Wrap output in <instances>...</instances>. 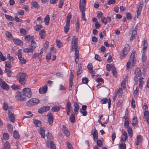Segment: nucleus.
I'll use <instances>...</instances> for the list:
<instances>
[{
  "label": "nucleus",
  "instance_id": "1",
  "mask_svg": "<svg viewBox=\"0 0 149 149\" xmlns=\"http://www.w3.org/2000/svg\"><path fill=\"white\" fill-rule=\"evenodd\" d=\"M17 77L19 79V82L23 85L25 84L27 79V74L24 73L19 72L17 74Z\"/></svg>",
  "mask_w": 149,
  "mask_h": 149
},
{
  "label": "nucleus",
  "instance_id": "2",
  "mask_svg": "<svg viewBox=\"0 0 149 149\" xmlns=\"http://www.w3.org/2000/svg\"><path fill=\"white\" fill-rule=\"evenodd\" d=\"M135 54V51H133L131 53L130 57V60L127 63L126 65L127 69H128L129 68L130 66L131 65V62L132 63V65L133 66H134L135 65L134 58Z\"/></svg>",
  "mask_w": 149,
  "mask_h": 149
},
{
  "label": "nucleus",
  "instance_id": "3",
  "mask_svg": "<svg viewBox=\"0 0 149 149\" xmlns=\"http://www.w3.org/2000/svg\"><path fill=\"white\" fill-rule=\"evenodd\" d=\"M15 99L20 101H24L26 100V97L21 92H17L16 93L15 96Z\"/></svg>",
  "mask_w": 149,
  "mask_h": 149
},
{
  "label": "nucleus",
  "instance_id": "4",
  "mask_svg": "<svg viewBox=\"0 0 149 149\" xmlns=\"http://www.w3.org/2000/svg\"><path fill=\"white\" fill-rule=\"evenodd\" d=\"M130 49V47L127 45L125 47L121 52L120 56V59H123L127 55Z\"/></svg>",
  "mask_w": 149,
  "mask_h": 149
},
{
  "label": "nucleus",
  "instance_id": "5",
  "mask_svg": "<svg viewBox=\"0 0 149 149\" xmlns=\"http://www.w3.org/2000/svg\"><path fill=\"white\" fill-rule=\"evenodd\" d=\"M22 92L24 95L28 98L31 97L32 95L31 90L29 88H24L22 90Z\"/></svg>",
  "mask_w": 149,
  "mask_h": 149
},
{
  "label": "nucleus",
  "instance_id": "6",
  "mask_svg": "<svg viewBox=\"0 0 149 149\" xmlns=\"http://www.w3.org/2000/svg\"><path fill=\"white\" fill-rule=\"evenodd\" d=\"M0 86L2 89L6 91H8L9 88L8 85L1 78H0Z\"/></svg>",
  "mask_w": 149,
  "mask_h": 149
},
{
  "label": "nucleus",
  "instance_id": "7",
  "mask_svg": "<svg viewBox=\"0 0 149 149\" xmlns=\"http://www.w3.org/2000/svg\"><path fill=\"white\" fill-rule=\"evenodd\" d=\"M78 42V39L74 36L72 39V43L71 45V48L72 49H74L77 48V44Z\"/></svg>",
  "mask_w": 149,
  "mask_h": 149
},
{
  "label": "nucleus",
  "instance_id": "8",
  "mask_svg": "<svg viewBox=\"0 0 149 149\" xmlns=\"http://www.w3.org/2000/svg\"><path fill=\"white\" fill-rule=\"evenodd\" d=\"M134 74L135 76L134 77V81H137V79L138 77H140L142 74L141 70L139 68L136 69L134 72Z\"/></svg>",
  "mask_w": 149,
  "mask_h": 149
},
{
  "label": "nucleus",
  "instance_id": "9",
  "mask_svg": "<svg viewBox=\"0 0 149 149\" xmlns=\"http://www.w3.org/2000/svg\"><path fill=\"white\" fill-rule=\"evenodd\" d=\"M143 6V2L142 1H140L139 3V5L137 7V17H138V16L140 14L142 10Z\"/></svg>",
  "mask_w": 149,
  "mask_h": 149
},
{
  "label": "nucleus",
  "instance_id": "10",
  "mask_svg": "<svg viewBox=\"0 0 149 149\" xmlns=\"http://www.w3.org/2000/svg\"><path fill=\"white\" fill-rule=\"evenodd\" d=\"M91 134L93 136L94 140L98 139V133L95 127L92 130Z\"/></svg>",
  "mask_w": 149,
  "mask_h": 149
},
{
  "label": "nucleus",
  "instance_id": "11",
  "mask_svg": "<svg viewBox=\"0 0 149 149\" xmlns=\"http://www.w3.org/2000/svg\"><path fill=\"white\" fill-rule=\"evenodd\" d=\"M50 109V107L49 106H44L39 109L38 111L40 113H42L43 112L48 111Z\"/></svg>",
  "mask_w": 149,
  "mask_h": 149
},
{
  "label": "nucleus",
  "instance_id": "12",
  "mask_svg": "<svg viewBox=\"0 0 149 149\" xmlns=\"http://www.w3.org/2000/svg\"><path fill=\"white\" fill-rule=\"evenodd\" d=\"M109 100L106 98H103L101 99L100 101V102L102 104H105L107 103L108 102V108H109L110 107V105L111 104V102L110 98H109Z\"/></svg>",
  "mask_w": 149,
  "mask_h": 149
},
{
  "label": "nucleus",
  "instance_id": "13",
  "mask_svg": "<svg viewBox=\"0 0 149 149\" xmlns=\"http://www.w3.org/2000/svg\"><path fill=\"white\" fill-rule=\"evenodd\" d=\"M47 116L48 117L47 119V121L49 125L52 124L53 121L54 117L53 115L51 113H48Z\"/></svg>",
  "mask_w": 149,
  "mask_h": 149
},
{
  "label": "nucleus",
  "instance_id": "14",
  "mask_svg": "<svg viewBox=\"0 0 149 149\" xmlns=\"http://www.w3.org/2000/svg\"><path fill=\"white\" fill-rule=\"evenodd\" d=\"M47 146L48 147H50V149H56L55 144L52 141H47L46 142Z\"/></svg>",
  "mask_w": 149,
  "mask_h": 149
},
{
  "label": "nucleus",
  "instance_id": "15",
  "mask_svg": "<svg viewBox=\"0 0 149 149\" xmlns=\"http://www.w3.org/2000/svg\"><path fill=\"white\" fill-rule=\"evenodd\" d=\"M8 115L10 121L12 122H13L15 120L14 115L11 112L10 110L8 111Z\"/></svg>",
  "mask_w": 149,
  "mask_h": 149
},
{
  "label": "nucleus",
  "instance_id": "16",
  "mask_svg": "<svg viewBox=\"0 0 149 149\" xmlns=\"http://www.w3.org/2000/svg\"><path fill=\"white\" fill-rule=\"evenodd\" d=\"M74 111L75 112V114L77 115L79 109V106L76 102H74Z\"/></svg>",
  "mask_w": 149,
  "mask_h": 149
},
{
  "label": "nucleus",
  "instance_id": "17",
  "mask_svg": "<svg viewBox=\"0 0 149 149\" xmlns=\"http://www.w3.org/2000/svg\"><path fill=\"white\" fill-rule=\"evenodd\" d=\"M31 45H29L28 46V48H25L24 49L23 51L26 53L31 52L33 53L34 49L33 47H31Z\"/></svg>",
  "mask_w": 149,
  "mask_h": 149
},
{
  "label": "nucleus",
  "instance_id": "18",
  "mask_svg": "<svg viewBox=\"0 0 149 149\" xmlns=\"http://www.w3.org/2000/svg\"><path fill=\"white\" fill-rule=\"evenodd\" d=\"M47 91V86L46 85H45L42 88H40L39 89V92L41 94H44L46 93Z\"/></svg>",
  "mask_w": 149,
  "mask_h": 149
},
{
  "label": "nucleus",
  "instance_id": "19",
  "mask_svg": "<svg viewBox=\"0 0 149 149\" xmlns=\"http://www.w3.org/2000/svg\"><path fill=\"white\" fill-rule=\"evenodd\" d=\"M75 120V114L73 111H72L71 112V115L70 117L69 120L72 123H74V122Z\"/></svg>",
  "mask_w": 149,
  "mask_h": 149
},
{
  "label": "nucleus",
  "instance_id": "20",
  "mask_svg": "<svg viewBox=\"0 0 149 149\" xmlns=\"http://www.w3.org/2000/svg\"><path fill=\"white\" fill-rule=\"evenodd\" d=\"M143 78L141 77L138 80L139 82V87L141 89H142V87L144 84V81H143Z\"/></svg>",
  "mask_w": 149,
  "mask_h": 149
},
{
  "label": "nucleus",
  "instance_id": "21",
  "mask_svg": "<svg viewBox=\"0 0 149 149\" xmlns=\"http://www.w3.org/2000/svg\"><path fill=\"white\" fill-rule=\"evenodd\" d=\"M128 79V77L127 76H126L122 81L121 84V86L122 88L123 89H125V82L127 81Z\"/></svg>",
  "mask_w": 149,
  "mask_h": 149
},
{
  "label": "nucleus",
  "instance_id": "22",
  "mask_svg": "<svg viewBox=\"0 0 149 149\" xmlns=\"http://www.w3.org/2000/svg\"><path fill=\"white\" fill-rule=\"evenodd\" d=\"M142 46L143 50V52H145L147 48L148 44L146 40H144L143 41Z\"/></svg>",
  "mask_w": 149,
  "mask_h": 149
},
{
  "label": "nucleus",
  "instance_id": "23",
  "mask_svg": "<svg viewBox=\"0 0 149 149\" xmlns=\"http://www.w3.org/2000/svg\"><path fill=\"white\" fill-rule=\"evenodd\" d=\"M142 140V137L140 135L137 136V141L136 142V145H139V143H141Z\"/></svg>",
  "mask_w": 149,
  "mask_h": 149
},
{
  "label": "nucleus",
  "instance_id": "24",
  "mask_svg": "<svg viewBox=\"0 0 149 149\" xmlns=\"http://www.w3.org/2000/svg\"><path fill=\"white\" fill-rule=\"evenodd\" d=\"M122 135L123 136H122L121 140L123 141H125L126 139L127 138V133L125 132V131H124L123 132V134Z\"/></svg>",
  "mask_w": 149,
  "mask_h": 149
},
{
  "label": "nucleus",
  "instance_id": "25",
  "mask_svg": "<svg viewBox=\"0 0 149 149\" xmlns=\"http://www.w3.org/2000/svg\"><path fill=\"white\" fill-rule=\"evenodd\" d=\"M39 35L41 39H44L46 35V33L44 29H42L39 32Z\"/></svg>",
  "mask_w": 149,
  "mask_h": 149
},
{
  "label": "nucleus",
  "instance_id": "26",
  "mask_svg": "<svg viewBox=\"0 0 149 149\" xmlns=\"http://www.w3.org/2000/svg\"><path fill=\"white\" fill-rule=\"evenodd\" d=\"M25 38V40L27 41V42H31L32 40H33V36H31L30 35L26 36Z\"/></svg>",
  "mask_w": 149,
  "mask_h": 149
},
{
  "label": "nucleus",
  "instance_id": "27",
  "mask_svg": "<svg viewBox=\"0 0 149 149\" xmlns=\"http://www.w3.org/2000/svg\"><path fill=\"white\" fill-rule=\"evenodd\" d=\"M111 70L112 73L114 76L116 77L117 73L114 65H112L111 66Z\"/></svg>",
  "mask_w": 149,
  "mask_h": 149
},
{
  "label": "nucleus",
  "instance_id": "28",
  "mask_svg": "<svg viewBox=\"0 0 149 149\" xmlns=\"http://www.w3.org/2000/svg\"><path fill=\"white\" fill-rule=\"evenodd\" d=\"M78 67L79 69H77V76L80 75L82 73V71L81 68L82 67V65L81 64H79Z\"/></svg>",
  "mask_w": 149,
  "mask_h": 149
},
{
  "label": "nucleus",
  "instance_id": "29",
  "mask_svg": "<svg viewBox=\"0 0 149 149\" xmlns=\"http://www.w3.org/2000/svg\"><path fill=\"white\" fill-rule=\"evenodd\" d=\"M61 108V106H54L52 108V110L53 112H57L60 110Z\"/></svg>",
  "mask_w": 149,
  "mask_h": 149
},
{
  "label": "nucleus",
  "instance_id": "30",
  "mask_svg": "<svg viewBox=\"0 0 149 149\" xmlns=\"http://www.w3.org/2000/svg\"><path fill=\"white\" fill-rule=\"evenodd\" d=\"M13 40L14 43L17 45H20L23 43V42L20 40L17 39H13Z\"/></svg>",
  "mask_w": 149,
  "mask_h": 149
},
{
  "label": "nucleus",
  "instance_id": "31",
  "mask_svg": "<svg viewBox=\"0 0 149 149\" xmlns=\"http://www.w3.org/2000/svg\"><path fill=\"white\" fill-rule=\"evenodd\" d=\"M69 25V22L66 23L64 27V31L65 33H67L68 31L70 28Z\"/></svg>",
  "mask_w": 149,
  "mask_h": 149
},
{
  "label": "nucleus",
  "instance_id": "32",
  "mask_svg": "<svg viewBox=\"0 0 149 149\" xmlns=\"http://www.w3.org/2000/svg\"><path fill=\"white\" fill-rule=\"evenodd\" d=\"M63 130L64 133L65 134L66 136L67 137H68L70 135V134L69 133V131L67 130V128L64 125H63Z\"/></svg>",
  "mask_w": 149,
  "mask_h": 149
},
{
  "label": "nucleus",
  "instance_id": "33",
  "mask_svg": "<svg viewBox=\"0 0 149 149\" xmlns=\"http://www.w3.org/2000/svg\"><path fill=\"white\" fill-rule=\"evenodd\" d=\"M39 132L41 137L42 138H44L45 136V134L44 129L43 127H41L40 128V130Z\"/></svg>",
  "mask_w": 149,
  "mask_h": 149
},
{
  "label": "nucleus",
  "instance_id": "34",
  "mask_svg": "<svg viewBox=\"0 0 149 149\" xmlns=\"http://www.w3.org/2000/svg\"><path fill=\"white\" fill-rule=\"evenodd\" d=\"M50 18L48 15L46 16L44 19V22L46 25H48L49 23Z\"/></svg>",
  "mask_w": 149,
  "mask_h": 149
},
{
  "label": "nucleus",
  "instance_id": "35",
  "mask_svg": "<svg viewBox=\"0 0 149 149\" xmlns=\"http://www.w3.org/2000/svg\"><path fill=\"white\" fill-rule=\"evenodd\" d=\"M34 123L36 126L40 127L41 126V122L36 119L34 120Z\"/></svg>",
  "mask_w": 149,
  "mask_h": 149
},
{
  "label": "nucleus",
  "instance_id": "36",
  "mask_svg": "<svg viewBox=\"0 0 149 149\" xmlns=\"http://www.w3.org/2000/svg\"><path fill=\"white\" fill-rule=\"evenodd\" d=\"M67 101V105H66V107L67 109H72V107L71 106V103L69 102L68 100H66Z\"/></svg>",
  "mask_w": 149,
  "mask_h": 149
},
{
  "label": "nucleus",
  "instance_id": "37",
  "mask_svg": "<svg viewBox=\"0 0 149 149\" xmlns=\"http://www.w3.org/2000/svg\"><path fill=\"white\" fill-rule=\"evenodd\" d=\"M31 100H32L33 103L34 105H36L39 103V100L38 99L33 98H31Z\"/></svg>",
  "mask_w": 149,
  "mask_h": 149
},
{
  "label": "nucleus",
  "instance_id": "38",
  "mask_svg": "<svg viewBox=\"0 0 149 149\" xmlns=\"http://www.w3.org/2000/svg\"><path fill=\"white\" fill-rule=\"evenodd\" d=\"M85 5H81V3H79V8L81 13L84 12L85 11Z\"/></svg>",
  "mask_w": 149,
  "mask_h": 149
},
{
  "label": "nucleus",
  "instance_id": "39",
  "mask_svg": "<svg viewBox=\"0 0 149 149\" xmlns=\"http://www.w3.org/2000/svg\"><path fill=\"white\" fill-rule=\"evenodd\" d=\"M138 27V25L136 26L134 28V29L130 31L131 32H132V35L134 36H135V35H136Z\"/></svg>",
  "mask_w": 149,
  "mask_h": 149
},
{
  "label": "nucleus",
  "instance_id": "40",
  "mask_svg": "<svg viewBox=\"0 0 149 149\" xmlns=\"http://www.w3.org/2000/svg\"><path fill=\"white\" fill-rule=\"evenodd\" d=\"M119 148L120 149H126V144L123 142H121V143L119 145Z\"/></svg>",
  "mask_w": 149,
  "mask_h": 149
},
{
  "label": "nucleus",
  "instance_id": "41",
  "mask_svg": "<svg viewBox=\"0 0 149 149\" xmlns=\"http://www.w3.org/2000/svg\"><path fill=\"white\" fill-rule=\"evenodd\" d=\"M132 125L134 126L136 124H137V119L136 116H134L132 120Z\"/></svg>",
  "mask_w": 149,
  "mask_h": 149
},
{
  "label": "nucleus",
  "instance_id": "42",
  "mask_svg": "<svg viewBox=\"0 0 149 149\" xmlns=\"http://www.w3.org/2000/svg\"><path fill=\"white\" fill-rule=\"evenodd\" d=\"M37 57H38V58L39 59V60L40 61V60L41 59V58L40 57V56H39V55L37 53H35L33 55H32V59H36Z\"/></svg>",
  "mask_w": 149,
  "mask_h": 149
},
{
  "label": "nucleus",
  "instance_id": "43",
  "mask_svg": "<svg viewBox=\"0 0 149 149\" xmlns=\"http://www.w3.org/2000/svg\"><path fill=\"white\" fill-rule=\"evenodd\" d=\"M31 100V99H30L26 102V104L28 106L30 107L34 105L33 103Z\"/></svg>",
  "mask_w": 149,
  "mask_h": 149
},
{
  "label": "nucleus",
  "instance_id": "44",
  "mask_svg": "<svg viewBox=\"0 0 149 149\" xmlns=\"http://www.w3.org/2000/svg\"><path fill=\"white\" fill-rule=\"evenodd\" d=\"M5 71L7 74L8 77H10L12 73V72L11 70L7 69L6 68L5 69Z\"/></svg>",
  "mask_w": 149,
  "mask_h": 149
},
{
  "label": "nucleus",
  "instance_id": "45",
  "mask_svg": "<svg viewBox=\"0 0 149 149\" xmlns=\"http://www.w3.org/2000/svg\"><path fill=\"white\" fill-rule=\"evenodd\" d=\"M127 128V132L129 134V136H132L133 135V134L132 128L130 127Z\"/></svg>",
  "mask_w": 149,
  "mask_h": 149
},
{
  "label": "nucleus",
  "instance_id": "46",
  "mask_svg": "<svg viewBox=\"0 0 149 149\" xmlns=\"http://www.w3.org/2000/svg\"><path fill=\"white\" fill-rule=\"evenodd\" d=\"M149 117V113L148 111H145L144 112V115L143 116V119H148V118Z\"/></svg>",
  "mask_w": 149,
  "mask_h": 149
},
{
  "label": "nucleus",
  "instance_id": "47",
  "mask_svg": "<svg viewBox=\"0 0 149 149\" xmlns=\"http://www.w3.org/2000/svg\"><path fill=\"white\" fill-rule=\"evenodd\" d=\"M3 107L4 110L6 111L8 109V103L6 102H4L3 103Z\"/></svg>",
  "mask_w": 149,
  "mask_h": 149
},
{
  "label": "nucleus",
  "instance_id": "48",
  "mask_svg": "<svg viewBox=\"0 0 149 149\" xmlns=\"http://www.w3.org/2000/svg\"><path fill=\"white\" fill-rule=\"evenodd\" d=\"M74 70H71V71L69 77V80H73L74 77Z\"/></svg>",
  "mask_w": 149,
  "mask_h": 149
},
{
  "label": "nucleus",
  "instance_id": "49",
  "mask_svg": "<svg viewBox=\"0 0 149 149\" xmlns=\"http://www.w3.org/2000/svg\"><path fill=\"white\" fill-rule=\"evenodd\" d=\"M31 45V47L33 48H36L37 47V45L36 42L33 40H32L31 42V45Z\"/></svg>",
  "mask_w": 149,
  "mask_h": 149
},
{
  "label": "nucleus",
  "instance_id": "50",
  "mask_svg": "<svg viewBox=\"0 0 149 149\" xmlns=\"http://www.w3.org/2000/svg\"><path fill=\"white\" fill-rule=\"evenodd\" d=\"M5 17L7 19L9 20L13 21L14 20L13 18L10 15L6 14Z\"/></svg>",
  "mask_w": 149,
  "mask_h": 149
},
{
  "label": "nucleus",
  "instance_id": "51",
  "mask_svg": "<svg viewBox=\"0 0 149 149\" xmlns=\"http://www.w3.org/2000/svg\"><path fill=\"white\" fill-rule=\"evenodd\" d=\"M82 82L83 84H87L88 81V79L86 77L83 78L82 79Z\"/></svg>",
  "mask_w": 149,
  "mask_h": 149
},
{
  "label": "nucleus",
  "instance_id": "52",
  "mask_svg": "<svg viewBox=\"0 0 149 149\" xmlns=\"http://www.w3.org/2000/svg\"><path fill=\"white\" fill-rule=\"evenodd\" d=\"M123 93V90L122 88H120L118 89L117 91V94L120 97L122 96V94Z\"/></svg>",
  "mask_w": 149,
  "mask_h": 149
},
{
  "label": "nucleus",
  "instance_id": "53",
  "mask_svg": "<svg viewBox=\"0 0 149 149\" xmlns=\"http://www.w3.org/2000/svg\"><path fill=\"white\" fill-rule=\"evenodd\" d=\"M73 80H69V86L68 89L69 91H70L72 89V86L73 85Z\"/></svg>",
  "mask_w": 149,
  "mask_h": 149
},
{
  "label": "nucleus",
  "instance_id": "54",
  "mask_svg": "<svg viewBox=\"0 0 149 149\" xmlns=\"http://www.w3.org/2000/svg\"><path fill=\"white\" fill-rule=\"evenodd\" d=\"M56 43L57 45L58 48H60L62 46V43L59 40L57 39L56 40Z\"/></svg>",
  "mask_w": 149,
  "mask_h": 149
},
{
  "label": "nucleus",
  "instance_id": "55",
  "mask_svg": "<svg viewBox=\"0 0 149 149\" xmlns=\"http://www.w3.org/2000/svg\"><path fill=\"white\" fill-rule=\"evenodd\" d=\"M19 134L15 130L13 132V137L15 139H17L19 138Z\"/></svg>",
  "mask_w": 149,
  "mask_h": 149
},
{
  "label": "nucleus",
  "instance_id": "56",
  "mask_svg": "<svg viewBox=\"0 0 149 149\" xmlns=\"http://www.w3.org/2000/svg\"><path fill=\"white\" fill-rule=\"evenodd\" d=\"M42 28V26L41 25H36L35 26L36 30V31H38L40 30Z\"/></svg>",
  "mask_w": 149,
  "mask_h": 149
},
{
  "label": "nucleus",
  "instance_id": "57",
  "mask_svg": "<svg viewBox=\"0 0 149 149\" xmlns=\"http://www.w3.org/2000/svg\"><path fill=\"white\" fill-rule=\"evenodd\" d=\"M5 66L8 68H10L11 67L10 62L6 61L5 62Z\"/></svg>",
  "mask_w": 149,
  "mask_h": 149
},
{
  "label": "nucleus",
  "instance_id": "58",
  "mask_svg": "<svg viewBox=\"0 0 149 149\" xmlns=\"http://www.w3.org/2000/svg\"><path fill=\"white\" fill-rule=\"evenodd\" d=\"M17 14L20 15H23L24 14V11L23 10H19L17 11Z\"/></svg>",
  "mask_w": 149,
  "mask_h": 149
},
{
  "label": "nucleus",
  "instance_id": "59",
  "mask_svg": "<svg viewBox=\"0 0 149 149\" xmlns=\"http://www.w3.org/2000/svg\"><path fill=\"white\" fill-rule=\"evenodd\" d=\"M20 86L18 85L13 84L11 86V88L14 90H17L19 88Z\"/></svg>",
  "mask_w": 149,
  "mask_h": 149
},
{
  "label": "nucleus",
  "instance_id": "60",
  "mask_svg": "<svg viewBox=\"0 0 149 149\" xmlns=\"http://www.w3.org/2000/svg\"><path fill=\"white\" fill-rule=\"evenodd\" d=\"M116 2L115 0H109L107 1V4L108 5L113 4Z\"/></svg>",
  "mask_w": 149,
  "mask_h": 149
},
{
  "label": "nucleus",
  "instance_id": "61",
  "mask_svg": "<svg viewBox=\"0 0 149 149\" xmlns=\"http://www.w3.org/2000/svg\"><path fill=\"white\" fill-rule=\"evenodd\" d=\"M4 146L5 149H8L10 148V144L8 142L6 141L4 144Z\"/></svg>",
  "mask_w": 149,
  "mask_h": 149
},
{
  "label": "nucleus",
  "instance_id": "62",
  "mask_svg": "<svg viewBox=\"0 0 149 149\" xmlns=\"http://www.w3.org/2000/svg\"><path fill=\"white\" fill-rule=\"evenodd\" d=\"M19 31H20V33L21 34H23L24 35H26V31L25 29L22 28H20L19 29Z\"/></svg>",
  "mask_w": 149,
  "mask_h": 149
},
{
  "label": "nucleus",
  "instance_id": "63",
  "mask_svg": "<svg viewBox=\"0 0 149 149\" xmlns=\"http://www.w3.org/2000/svg\"><path fill=\"white\" fill-rule=\"evenodd\" d=\"M3 138L4 139L8 140L9 139V135L7 133H4L3 134Z\"/></svg>",
  "mask_w": 149,
  "mask_h": 149
},
{
  "label": "nucleus",
  "instance_id": "64",
  "mask_svg": "<svg viewBox=\"0 0 149 149\" xmlns=\"http://www.w3.org/2000/svg\"><path fill=\"white\" fill-rule=\"evenodd\" d=\"M95 59L100 62L102 60L98 54H95Z\"/></svg>",
  "mask_w": 149,
  "mask_h": 149
}]
</instances>
